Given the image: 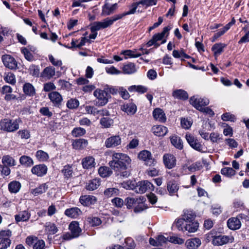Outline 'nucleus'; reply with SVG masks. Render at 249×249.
Listing matches in <instances>:
<instances>
[{"instance_id":"30","label":"nucleus","mask_w":249,"mask_h":249,"mask_svg":"<svg viewBox=\"0 0 249 249\" xmlns=\"http://www.w3.org/2000/svg\"><path fill=\"white\" fill-rule=\"evenodd\" d=\"M48 97L55 105H60L62 101L61 95L57 91L51 92L49 94Z\"/></svg>"},{"instance_id":"63","label":"nucleus","mask_w":249,"mask_h":249,"mask_svg":"<svg viewBox=\"0 0 249 249\" xmlns=\"http://www.w3.org/2000/svg\"><path fill=\"white\" fill-rule=\"evenodd\" d=\"M125 244L126 247L128 249H134L136 246L134 241L130 237H127L125 239Z\"/></svg>"},{"instance_id":"41","label":"nucleus","mask_w":249,"mask_h":249,"mask_svg":"<svg viewBox=\"0 0 249 249\" xmlns=\"http://www.w3.org/2000/svg\"><path fill=\"white\" fill-rule=\"evenodd\" d=\"M171 143L177 148L182 149L183 147L182 142L180 138L177 136H173L170 137Z\"/></svg>"},{"instance_id":"14","label":"nucleus","mask_w":249,"mask_h":249,"mask_svg":"<svg viewBox=\"0 0 249 249\" xmlns=\"http://www.w3.org/2000/svg\"><path fill=\"white\" fill-rule=\"evenodd\" d=\"M137 187L138 188L137 191L141 194L144 193L147 191H153L154 189V185L147 180L139 182Z\"/></svg>"},{"instance_id":"60","label":"nucleus","mask_w":249,"mask_h":249,"mask_svg":"<svg viewBox=\"0 0 249 249\" xmlns=\"http://www.w3.org/2000/svg\"><path fill=\"white\" fill-rule=\"evenodd\" d=\"M88 221L90 223L92 226H97L102 223L101 219L97 217H89Z\"/></svg>"},{"instance_id":"45","label":"nucleus","mask_w":249,"mask_h":249,"mask_svg":"<svg viewBox=\"0 0 249 249\" xmlns=\"http://www.w3.org/2000/svg\"><path fill=\"white\" fill-rule=\"evenodd\" d=\"M100 184L99 180L98 179H93L90 180L86 186V188L88 190L93 191L96 189Z\"/></svg>"},{"instance_id":"35","label":"nucleus","mask_w":249,"mask_h":249,"mask_svg":"<svg viewBox=\"0 0 249 249\" xmlns=\"http://www.w3.org/2000/svg\"><path fill=\"white\" fill-rule=\"evenodd\" d=\"M44 227L45 231L49 234H54L58 231L55 224L50 222H46Z\"/></svg>"},{"instance_id":"32","label":"nucleus","mask_w":249,"mask_h":249,"mask_svg":"<svg viewBox=\"0 0 249 249\" xmlns=\"http://www.w3.org/2000/svg\"><path fill=\"white\" fill-rule=\"evenodd\" d=\"M69 229L73 235V237L75 238L79 236L80 233L81 231V230L79 227V224L76 221H73L69 225Z\"/></svg>"},{"instance_id":"53","label":"nucleus","mask_w":249,"mask_h":249,"mask_svg":"<svg viewBox=\"0 0 249 249\" xmlns=\"http://www.w3.org/2000/svg\"><path fill=\"white\" fill-rule=\"evenodd\" d=\"M48 189V186L45 184H42L39 186L38 187H36L34 190V194L35 195H37L39 194H42L43 193H45L46 190Z\"/></svg>"},{"instance_id":"20","label":"nucleus","mask_w":249,"mask_h":249,"mask_svg":"<svg viewBox=\"0 0 249 249\" xmlns=\"http://www.w3.org/2000/svg\"><path fill=\"white\" fill-rule=\"evenodd\" d=\"M227 226L231 230H236L240 228L241 222L238 217H232L227 221Z\"/></svg>"},{"instance_id":"62","label":"nucleus","mask_w":249,"mask_h":249,"mask_svg":"<svg viewBox=\"0 0 249 249\" xmlns=\"http://www.w3.org/2000/svg\"><path fill=\"white\" fill-rule=\"evenodd\" d=\"M118 92L120 96L124 99L126 100L129 98V94L126 89L123 87H119Z\"/></svg>"},{"instance_id":"27","label":"nucleus","mask_w":249,"mask_h":249,"mask_svg":"<svg viewBox=\"0 0 249 249\" xmlns=\"http://www.w3.org/2000/svg\"><path fill=\"white\" fill-rule=\"evenodd\" d=\"M153 115L155 120L161 123H164L166 117L164 111L160 108H156L153 112Z\"/></svg>"},{"instance_id":"61","label":"nucleus","mask_w":249,"mask_h":249,"mask_svg":"<svg viewBox=\"0 0 249 249\" xmlns=\"http://www.w3.org/2000/svg\"><path fill=\"white\" fill-rule=\"evenodd\" d=\"M111 202L114 206L118 208H121L124 204V200L119 197H115L112 199Z\"/></svg>"},{"instance_id":"15","label":"nucleus","mask_w":249,"mask_h":249,"mask_svg":"<svg viewBox=\"0 0 249 249\" xmlns=\"http://www.w3.org/2000/svg\"><path fill=\"white\" fill-rule=\"evenodd\" d=\"M121 142V139L119 135L112 136L106 140L105 146L107 148L115 147L120 145Z\"/></svg>"},{"instance_id":"36","label":"nucleus","mask_w":249,"mask_h":249,"mask_svg":"<svg viewBox=\"0 0 249 249\" xmlns=\"http://www.w3.org/2000/svg\"><path fill=\"white\" fill-rule=\"evenodd\" d=\"M95 160L92 157H87L82 160V165L84 168L90 169L95 166Z\"/></svg>"},{"instance_id":"18","label":"nucleus","mask_w":249,"mask_h":249,"mask_svg":"<svg viewBox=\"0 0 249 249\" xmlns=\"http://www.w3.org/2000/svg\"><path fill=\"white\" fill-rule=\"evenodd\" d=\"M201 245V240L197 237L187 239L185 245L188 249H197Z\"/></svg>"},{"instance_id":"21","label":"nucleus","mask_w":249,"mask_h":249,"mask_svg":"<svg viewBox=\"0 0 249 249\" xmlns=\"http://www.w3.org/2000/svg\"><path fill=\"white\" fill-rule=\"evenodd\" d=\"M152 131L155 135L158 137H163L167 133L168 129L164 126L157 125L152 127Z\"/></svg>"},{"instance_id":"7","label":"nucleus","mask_w":249,"mask_h":249,"mask_svg":"<svg viewBox=\"0 0 249 249\" xmlns=\"http://www.w3.org/2000/svg\"><path fill=\"white\" fill-rule=\"evenodd\" d=\"M171 29V27L169 26L165 27L163 28V31L160 33H158L153 36L152 38L147 43V47H150L154 45L156 48L160 46V44L158 43V41L161 40L165 34H168L169 31Z\"/></svg>"},{"instance_id":"17","label":"nucleus","mask_w":249,"mask_h":249,"mask_svg":"<svg viewBox=\"0 0 249 249\" xmlns=\"http://www.w3.org/2000/svg\"><path fill=\"white\" fill-rule=\"evenodd\" d=\"M79 201L84 206H89L94 204L97 199L95 196L90 195H84L80 196Z\"/></svg>"},{"instance_id":"22","label":"nucleus","mask_w":249,"mask_h":249,"mask_svg":"<svg viewBox=\"0 0 249 249\" xmlns=\"http://www.w3.org/2000/svg\"><path fill=\"white\" fill-rule=\"evenodd\" d=\"M121 109L127 115H134L137 111V107L132 103L124 104L121 106Z\"/></svg>"},{"instance_id":"4","label":"nucleus","mask_w":249,"mask_h":249,"mask_svg":"<svg viewBox=\"0 0 249 249\" xmlns=\"http://www.w3.org/2000/svg\"><path fill=\"white\" fill-rule=\"evenodd\" d=\"M94 96L96 98L95 105L98 107L106 105L108 102L109 94L105 90L97 89L93 92Z\"/></svg>"},{"instance_id":"28","label":"nucleus","mask_w":249,"mask_h":249,"mask_svg":"<svg viewBox=\"0 0 249 249\" xmlns=\"http://www.w3.org/2000/svg\"><path fill=\"white\" fill-rule=\"evenodd\" d=\"M82 213L81 211L77 207L67 209L65 211V214L68 217L76 218Z\"/></svg>"},{"instance_id":"56","label":"nucleus","mask_w":249,"mask_h":249,"mask_svg":"<svg viewBox=\"0 0 249 249\" xmlns=\"http://www.w3.org/2000/svg\"><path fill=\"white\" fill-rule=\"evenodd\" d=\"M18 134L22 139H28L30 137V132L27 129L19 130Z\"/></svg>"},{"instance_id":"54","label":"nucleus","mask_w":249,"mask_h":249,"mask_svg":"<svg viewBox=\"0 0 249 249\" xmlns=\"http://www.w3.org/2000/svg\"><path fill=\"white\" fill-rule=\"evenodd\" d=\"M169 242L175 244L181 245L184 243V239L177 236H172L169 237Z\"/></svg>"},{"instance_id":"47","label":"nucleus","mask_w":249,"mask_h":249,"mask_svg":"<svg viewBox=\"0 0 249 249\" xmlns=\"http://www.w3.org/2000/svg\"><path fill=\"white\" fill-rule=\"evenodd\" d=\"M235 171L231 167H224L221 170V173L227 177H231L235 174Z\"/></svg>"},{"instance_id":"5","label":"nucleus","mask_w":249,"mask_h":249,"mask_svg":"<svg viewBox=\"0 0 249 249\" xmlns=\"http://www.w3.org/2000/svg\"><path fill=\"white\" fill-rule=\"evenodd\" d=\"M176 227L179 231L182 232L187 231L189 233H194L197 231L199 223L195 220L182 224V221L180 220L178 222V225Z\"/></svg>"},{"instance_id":"58","label":"nucleus","mask_w":249,"mask_h":249,"mask_svg":"<svg viewBox=\"0 0 249 249\" xmlns=\"http://www.w3.org/2000/svg\"><path fill=\"white\" fill-rule=\"evenodd\" d=\"M121 186L123 188L131 190L133 189L135 187V183L134 182L130 180H127L126 181L123 182L121 183Z\"/></svg>"},{"instance_id":"59","label":"nucleus","mask_w":249,"mask_h":249,"mask_svg":"<svg viewBox=\"0 0 249 249\" xmlns=\"http://www.w3.org/2000/svg\"><path fill=\"white\" fill-rule=\"evenodd\" d=\"M85 108L88 114H92L94 116L98 114V109L93 106H86Z\"/></svg>"},{"instance_id":"19","label":"nucleus","mask_w":249,"mask_h":249,"mask_svg":"<svg viewBox=\"0 0 249 249\" xmlns=\"http://www.w3.org/2000/svg\"><path fill=\"white\" fill-rule=\"evenodd\" d=\"M48 168L44 164H38L33 167L32 173L38 177H42L47 172Z\"/></svg>"},{"instance_id":"50","label":"nucleus","mask_w":249,"mask_h":249,"mask_svg":"<svg viewBox=\"0 0 249 249\" xmlns=\"http://www.w3.org/2000/svg\"><path fill=\"white\" fill-rule=\"evenodd\" d=\"M67 107L70 109H75L79 105V102L76 99L71 98L67 102Z\"/></svg>"},{"instance_id":"13","label":"nucleus","mask_w":249,"mask_h":249,"mask_svg":"<svg viewBox=\"0 0 249 249\" xmlns=\"http://www.w3.org/2000/svg\"><path fill=\"white\" fill-rule=\"evenodd\" d=\"M55 75V69L52 66L46 67L40 73V78L43 80H49Z\"/></svg>"},{"instance_id":"52","label":"nucleus","mask_w":249,"mask_h":249,"mask_svg":"<svg viewBox=\"0 0 249 249\" xmlns=\"http://www.w3.org/2000/svg\"><path fill=\"white\" fill-rule=\"evenodd\" d=\"M101 124L105 128L110 127L113 124V121L109 118H103L100 120Z\"/></svg>"},{"instance_id":"46","label":"nucleus","mask_w":249,"mask_h":249,"mask_svg":"<svg viewBox=\"0 0 249 249\" xmlns=\"http://www.w3.org/2000/svg\"><path fill=\"white\" fill-rule=\"evenodd\" d=\"M225 45L222 43H217L214 44L212 48V50L213 52L214 55H219L223 51Z\"/></svg>"},{"instance_id":"10","label":"nucleus","mask_w":249,"mask_h":249,"mask_svg":"<svg viewBox=\"0 0 249 249\" xmlns=\"http://www.w3.org/2000/svg\"><path fill=\"white\" fill-rule=\"evenodd\" d=\"M11 231L10 230L0 231V249H5L10 246Z\"/></svg>"},{"instance_id":"39","label":"nucleus","mask_w":249,"mask_h":249,"mask_svg":"<svg viewBox=\"0 0 249 249\" xmlns=\"http://www.w3.org/2000/svg\"><path fill=\"white\" fill-rule=\"evenodd\" d=\"M23 90L24 93L28 96H33L35 95V89L33 86L29 83H25L23 87Z\"/></svg>"},{"instance_id":"9","label":"nucleus","mask_w":249,"mask_h":249,"mask_svg":"<svg viewBox=\"0 0 249 249\" xmlns=\"http://www.w3.org/2000/svg\"><path fill=\"white\" fill-rule=\"evenodd\" d=\"M209 100L206 98H201L197 95L193 96L190 99V104L196 109L199 110L202 107L209 104Z\"/></svg>"},{"instance_id":"11","label":"nucleus","mask_w":249,"mask_h":249,"mask_svg":"<svg viewBox=\"0 0 249 249\" xmlns=\"http://www.w3.org/2000/svg\"><path fill=\"white\" fill-rule=\"evenodd\" d=\"M138 157L140 160L144 161L145 164L148 166L154 165L156 162L151 152L146 150L141 151Z\"/></svg>"},{"instance_id":"26","label":"nucleus","mask_w":249,"mask_h":249,"mask_svg":"<svg viewBox=\"0 0 249 249\" xmlns=\"http://www.w3.org/2000/svg\"><path fill=\"white\" fill-rule=\"evenodd\" d=\"M167 188L169 194L173 195L177 193L178 190L179 184L177 181L171 180L167 182Z\"/></svg>"},{"instance_id":"33","label":"nucleus","mask_w":249,"mask_h":249,"mask_svg":"<svg viewBox=\"0 0 249 249\" xmlns=\"http://www.w3.org/2000/svg\"><path fill=\"white\" fill-rule=\"evenodd\" d=\"M88 144L87 140L84 139H79L74 141L72 143L73 147L77 150L83 149Z\"/></svg>"},{"instance_id":"6","label":"nucleus","mask_w":249,"mask_h":249,"mask_svg":"<svg viewBox=\"0 0 249 249\" xmlns=\"http://www.w3.org/2000/svg\"><path fill=\"white\" fill-rule=\"evenodd\" d=\"M212 243L214 246H222L234 242V237L231 235H214L212 236Z\"/></svg>"},{"instance_id":"23","label":"nucleus","mask_w":249,"mask_h":249,"mask_svg":"<svg viewBox=\"0 0 249 249\" xmlns=\"http://www.w3.org/2000/svg\"><path fill=\"white\" fill-rule=\"evenodd\" d=\"M123 72L125 74H132L137 72L138 67L132 62L124 64L122 68Z\"/></svg>"},{"instance_id":"29","label":"nucleus","mask_w":249,"mask_h":249,"mask_svg":"<svg viewBox=\"0 0 249 249\" xmlns=\"http://www.w3.org/2000/svg\"><path fill=\"white\" fill-rule=\"evenodd\" d=\"M121 54L124 56V58L127 59L128 58H137L142 55V53L137 52V50H126L123 51Z\"/></svg>"},{"instance_id":"37","label":"nucleus","mask_w":249,"mask_h":249,"mask_svg":"<svg viewBox=\"0 0 249 249\" xmlns=\"http://www.w3.org/2000/svg\"><path fill=\"white\" fill-rule=\"evenodd\" d=\"M19 161L22 165L26 167H31L34 164L33 160L31 157L25 155L21 156Z\"/></svg>"},{"instance_id":"31","label":"nucleus","mask_w":249,"mask_h":249,"mask_svg":"<svg viewBox=\"0 0 249 249\" xmlns=\"http://www.w3.org/2000/svg\"><path fill=\"white\" fill-rule=\"evenodd\" d=\"M172 96L174 98L185 100L188 98L187 92L181 89H176L173 91Z\"/></svg>"},{"instance_id":"38","label":"nucleus","mask_w":249,"mask_h":249,"mask_svg":"<svg viewBox=\"0 0 249 249\" xmlns=\"http://www.w3.org/2000/svg\"><path fill=\"white\" fill-rule=\"evenodd\" d=\"M1 161L3 164L9 167L14 166L17 164L16 160L8 155L3 156Z\"/></svg>"},{"instance_id":"44","label":"nucleus","mask_w":249,"mask_h":249,"mask_svg":"<svg viewBox=\"0 0 249 249\" xmlns=\"http://www.w3.org/2000/svg\"><path fill=\"white\" fill-rule=\"evenodd\" d=\"M100 176L103 178H106L111 175L112 172L108 167L101 166L98 169Z\"/></svg>"},{"instance_id":"1","label":"nucleus","mask_w":249,"mask_h":249,"mask_svg":"<svg viewBox=\"0 0 249 249\" xmlns=\"http://www.w3.org/2000/svg\"><path fill=\"white\" fill-rule=\"evenodd\" d=\"M131 160L127 155L121 153H115L112 155V160L109 162V165L115 171L120 173L123 178H127L130 172L127 170Z\"/></svg>"},{"instance_id":"55","label":"nucleus","mask_w":249,"mask_h":249,"mask_svg":"<svg viewBox=\"0 0 249 249\" xmlns=\"http://www.w3.org/2000/svg\"><path fill=\"white\" fill-rule=\"evenodd\" d=\"M30 73L33 76L38 77L39 75V68L38 66L32 65L29 69Z\"/></svg>"},{"instance_id":"16","label":"nucleus","mask_w":249,"mask_h":249,"mask_svg":"<svg viewBox=\"0 0 249 249\" xmlns=\"http://www.w3.org/2000/svg\"><path fill=\"white\" fill-rule=\"evenodd\" d=\"M163 160L165 167L168 169L173 168L176 165V159L172 154H165L163 157Z\"/></svg>"},{"instance_id":"40","label":"nucleus","mask_w":249,"mask_h":249,"mask_svg":"<svg viewBox=\"0 0 249 249\" xmlns=\"http://www.w3.org/2000/svg\"><path fill=\"white\" fill-rule=\"evenodd\" d=\"M139 5H140L139 2L134 3L132 5V8L129 11L122 14L115 15L117 20H118L119 19H120L125 16L134 14L136 12V9Z\"/></svg>"},{"instance_id":"49","label":"nucleus","mask_w":249,"mask_h":249,"mask_svg":"<svg viewBox=\"0 0 249 249\" xmlns=\"http://www.w3.org/2000/svg\"><path fill=\"white\" fill-rule=\"evenodd\" d=\"M4 79L7 83L12 85H14L16 82L15 75L12 72L5 73L4 76Z\"/></svg>"},{"instance_id":"64","label":"nucleus","mask_w":249,"mask_h":249,"mask_svg":"<svg viewBox=\"0 0 249 249\" xmlns=\"http://www.w3.org/2000/svg\"><path fill=\"white\" fill-rule=\"evenodd\" d=\"M34 249H45V242L42 240L36 241L33 247Z\"/></svg>"},{"instance_id":"57","label":"nucleus","mask_w":249,"mask_h":249,"mask_svg":"<svg viewBox=\"0 0 249 249\" xmlns=\"http://www.w3.org/2000/svg\"><path fill=\"white\" fill-rule=\"evenodd\" d=\"M21 52L23 53L25 58L28 61H31L34 59V57L32 53L28 49L26 48H23L21 50Z\"/></svg>"},{"instance_id":"2","label":"nucleus","mask_w":249,"mask_h":249,"mask_svg":"<svg viewBox=\"0 0 249 249\" xmlns=\"http://www.w3.org/2000/svg\"><path fill=\"white\" fill-rule=\"evenodd\" d=\"M21 122L19 119L12 120L9 119H3L0 121V130L12 132L19 128V124Z\"/></svg>"},{"instance_id":"34","label":"nucleus","mask_w":249,"mask_h":249,"mask_svg":"<svg viewBox=\"0 0 249 249\" xmlns=\"http://www.w3.org/2000/svg\"><path fill=\"white\" fill-rule=\"evenodd\" d=\"M21 185L18 181H12L8 184V190L11 193L16 194L19 192Z\"/></svg>"},{"instance_id":"24","label":"nucleus","mask_w":249,"mask_h":249,"mask_svg":"<svg viewBox=\"0 0 249 249\" xmlns=\"http://www.w3.org/2000/svg\"><path fill=\"white\" fill-rule=\"evenodd\" d=\"M117 8V3L110 5L108 3L106 2L102 7V14L105 16L110 15L113 13Z\"/></svg>"},{"instance_id":"43","label":"nucleus","mask_w":249,"mask_h":249,"mask_svg":"<svg viewBox=\"0 0 249 249\" xmlns=\"http://www.w3.org/2000/svg\"><path fill=\"white\" fill-rule=\"evenodd\" d=\"M36 159L41 162H44L48 160L49 156L46 152L39 150L36 151Z\"/></svg>"},{"instance_id":"8","label":"nucleus","mask_w":249,"mask_h":249,"mask_svg":"<svg viewBox=\"0 0 249 249\" xmlns=\"http://www.w3.org/2000/svg\"><path fill=\"white\" fill-rule=\"evenodd\" d=\"M196 217V213L190 210H185L181 215V217L177 219L175 221L176 226L178 225V222L181 220L182 224L188 222L195 221Z\"/></svg>"},{"instance_id":"51","label":"nucleus","mask_w":249,"mask_h":249,"mask_svg":"<svg viewBox=\"0 0 249 249\" xmlns=\"http://www.w3.org/2000/svg\"><path fill=\"white\" fill-rule=\"evenodd\" d=\"M86 130L82 127L74 128L71 134L73 136L77 137L84 135L86 133Z\"/></svg>"},{"instance_id":"48","label":"nucleus","mask_w":249,"mask_h":249,"mask_svg":"<svg viewBox=\"0 0 249 249\" xmlns=\"http://www.w3.org/2000/svg\"><path fill=\"white\" fill-rule=\"evenodd\" d=\"M119 194V190L115 188H108L104 191L105 195L108 197L117 196Z\"/></svg>"},{"instance_id":"25","label":"nucleus","mask_w":249,"mask_h":249,"mask_svg":"<svg viewBox=\"0 0 249 249\" xmlns=\"http://www.w3.org/2000/svg\"><path fill=\"white\" fill-rule=\"evenodd\" d=\"M31 216L30 213L28 211H22L19 212L15 215V219L17 223L19 222H26Z\"/></svg>"},{"instance_id":"12","label":"nucleus","mask_w":249,"mask_h":249,"mask_svg":"<svg viewBox=\"0 0 249 249\" xmlns=\"http://www.w3.org/2000/svg\"><path fill=\"white\" fill-rule=\"evenodd\" d=\"M1 60L4 66L11 70L18 69V63L15 59L9 54H4L1 56Z\"/></svg>"},{"instance_id":"3","label":"nucleus","mask_w":249,"mask_h":249,"mask_svg":"<svg viewBox=\"0 0 249 249\" xmlns=\"http://www.w3.org/2000/svg\"><path fill=\"white\" fill-rule=\"evenodd\" d=\"M115 16L112 17L110 18H107L104 19L102 21H95L92 23L90 27V31L91 32L97 31L101 29L107 28L111 26L114 22L117 21Z\"/></svg>"},{"instance_id":"42","label":"nucleus","mask_w":249,"mask_h":249,"mask_svg":"<svg viewBox=\"0 0 249 249\" xmlns=\"http://www.w3.org/2000/svg\"><path fill=\"white\" fill-rule=\"evenodd\" d=\"M87 42H90L89 40L85 37H82L81 38L80 41L79 42H78V40L73 39H72V41L71 42V48H80L82 46L85 45V43Z\"/></svg>"}]
</instances>
